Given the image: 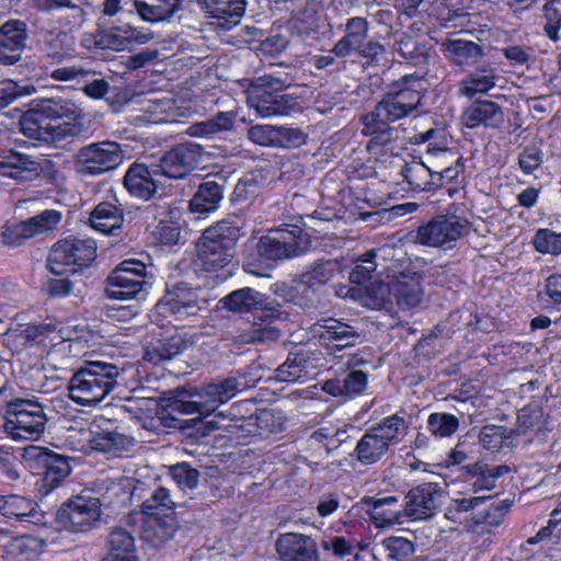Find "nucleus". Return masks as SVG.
Instances as JSON below:
<instances>
[{
    "label": "nucleus",
    "mask_w": 561,
    "mask_h": 561,
    "mask_svg": "<svg viewBox=\"0 0 561 561\" xmlns=\"http://www.w3.org/2000/svg\"><path fill=\"white\" fill-rule=\"evenodd\" d=\"M424 91L422 76H403L389 85L373 111L362 115V134L369 138L366 144L369 153L394 154L399 130L391 123L415 113L422 104Z\"/></svg>",
    "instance_id": "nucleus-1"
},
{
    "label": "nucleus",
    "mask_w": 561,
    "mask_h": 561,
    "mask_svg": "<svg viewBox=\"0 0 561 561\" xmlns=\"http://www.w3.org/2000/svg\"><path fill=\"white\" fill-rule=\"evenodd\" d=\"M123 373V368L112 363L87 362L70 378L69 398L80 405H95L112 392Z\"/></svg>",
    "instance_id": "nucleus-2"
},
{
    "label": "nucleus",
    "mask_w": 561,
    "mask_h": 561,
    "mask_svg": "<svg viewBox=\"0 0 561 561\" xmlns=\"http://www.w3.org/2000/svg\"><path fill=\"white\" fill-rule=\"evenodd\" d=\"M3 432L13 440H36L45 432L48 416L37 400L14 398L4 405Z\"/></svg>",
    "instance_id": "nucleus-3"
},
{
    "label": "nucleus",
    "mask_w": 561,
    "mask_h": 561,
    "mask_svg": "<svg viewBox=\"0 0 561 561\" xmlns=\"http://www.w3.org/2000/svg\"><path fill=\"white\" fill-rule=\"evenodd\" d=\"M288 85L287 80L279 77H257L248 89V104L262 118L287 116L297 106L295 98L283 93Z\"/></svg>",
    "instance_id": "nucleus-4"
},
{
    "label": "nucleus",
    "mask_w": 561,
    "mask_h": 561,
    "mask_svg": "<svg viewBox=\"0 0 561 561\" xmlns=\"http://www.w3.org/2000/svg\"><path fill=\"white\" fill-rule=\"evenodd\" d=\"M405 427V419L397 413L382 419L364 433L351 456L364 466L377 463L399 442Z\"/></svg>",
    "instance_id": "nucleus-5"
},
{
    "label": "nucleus",
    "mask_w": 561,
    "mask_h": 561,
    "mask_svg": "<svg viewBox=\"0 0 561 561\" xmlns=\"http://www.w3.org/2000/svg\"><path fill=\"white\" fill-rule=\"evenodd\" d=\"M310 248L309 234L299 226L270 229L256 244L259 256L268 262L293 259Z\"/></svg>",
    "instance_id": "nucleus-6"
},
{
    "label": "nucleus",
    "mask_w": 561,
    "mask_h": 561,
    "mask_svg": "<svg viewBox=\"0 0 561 561\" xmlns=\"http://www.w3.org/2000/svg\"><path fill=\"white\" fill-rule=\"evenodd\" d=\"M124 160V151L115 141H96L79 148L73 156L76 171L98 176L115 170Z\"/></svg>",
    "instance_id": "nucleus-7"
},
{
    "label": "nucleus",
    "mask_w": 561,
    "mask_h": 561,
    "mask_svg": "<svg viewBox=\"0 0 561 561\" xmlns=\"http://www.w3.org/2000/svg\"><path fill=\"white\" fill-rule=\"evenodd\" d=\"M95 254L96 245L92 240H60L50 250L47 267L55 275L73 274L89 266Z\"/></svg>",
    "instance_id": "nucleus-8"
},
{
    "label": "nucleus",
    "mask_w": 561,
    "mask_h": 561,
    "mask_svg": "<svg viewBox=\"0 0 561 561\" xmlns=\"http://www.w3.org/2000/svg\"><path fill=\"white\" fill-rule=\"evenodd\" d=\"M245 383L237 377H229L218 382H211L202 387L195 394V399L184 401L179 400L173 405V410L187 413L205 414L206 416L214 412L218 405L229 401L244 388Z\"/></svg>",
    "instance_id": "nucleus-9"
},
{
    "label": "nucleus",
    "mask_w": 561,
    "mask_h": 561,
    "mask_svg": "<svg viewBox=\"0 0 561 561\" xmlns=\"http://www.w3.org/2000/svg\"><path fill=\"white\" fill-rule=\"evenodd\" d=\"M469 230L468 219L456 215H439L420 226L415 239L423 245L451 249Z\"/></svg>",
    "instance_id": "nucleus-10"
},
{
    "label": "nucleus",
    "mask_w": 561,
    "mask_h": 561,
    "mask_svg": "<svg viewBox=\"0 0 561 561\" xmlns=\"http://www.w3.org/2000/svg\"><path fill=\"white\" fill-rule=\"evenodd\" d=\"M41 113L51 121H64L62 124L54 126L56 135L61 137H78L87 130L85 114L83 110L72 100L62 98H49L39 101Z\"/></svg>",
    "instance_id": "nucleus-11"
},
{
    "label": "nucleus",
    "mask_w": 561,
    "mask_h": 561,
    "mask_svg": "<svg viewBox=\"0 0 561 561\" xmlns=\"http://www.w3.org/2000/svg\"><path fill=\"white\" fill-rule=\"evenodd\" d=\"M148 273L139 260L123 261L108 276L106 296L111 299L128 300L142 291Z\"/></svg>",
    "instance_id": "nucleus-12"
},
{
    "label": "nucleus",
    "mask_w": 561,
    "mask_h": 561,
    "mask_svg": "<svg viewBox=\"0 0 561 561\" xmlns=\"http://www.w3.org/2000/svg\"><path fill=\"white\" fill-rule=\"evenodd\" d=\"M101 517L98 497L78 495L62 504L57 512L58 523L72 533L90 530Z\"/></svg>",
    "instance_id": "nucleus-13"
},
{
    "label": "nucleus",
    "mask_w": 561,
    "mask_h": 561,
    "mask_svg": "<svg viewBox=\"0 0 561 561\" xmlns=\"http://www.w3.org/2000/svg\"><path fill=\"white\" fill-rule=\"evenodd\" d=\"M207 307L208 299L201 297L198 291L187 284L180 283L165 293L156 304L154 310L163 317L174 314L179 319H185L198 314Z\"/></svg>",
    "instance_id": "nucleus-14"
},
{
    "label": "nucleus",
    "mask_w": 561,
    "mask_h": 561,
    "mask_svg": "<svg viewBox=\"0 0 561 561\" xmlns=\"http://www.w3.org/2000/svg\"><path fill=\"white\" fill-rule=\"evenodd\" d=\"M444 496V488L436 482H425L412 488L405 495V516L414 520L431 518L442 506Z\"/></svg>",
    "instance_id": "nucleus-15"
},
{
    "label": "nucleus",
    "mask_w": 561,
    "mask_h": 561,
    "mask_svg": "<svg viewBox=\"0 0 561 561\" xmlns=\"http://www.w3.org/2000/svg\"><path fill=\"white\" fill-rule=\"evenodd\" d=\"M203 148L194 142H183L167 151L157 168L160 175L170 179H183L201 162Z\"/></svg>",
    "instance_id": "nucleus-16"
},
{
    "label": "nucleus",
    "mask_w": 561,
    "mask_h": 561,
    "mask_svg": "<svg viewBox=\"0 0 561 561\" xmlns=\"http://www.w3.org/2000/svg\"><path fill=\"white\" fill-rule=\"evenodd\" d=\"M310 330L321 344L331 350L354 346L359 340L358 332L352 325L333 318L319 320Z\"/></svg>",
    "instance_id": "nucleus-17"
},
{
    "label": "nucleus",
    "mask_w": 561,
    "mask_h": 561,
    "mask_svg": "<svg viewBox=\"0 0 561 561\" xmlns=\"http://www.w3.org/2000/svg\"><path fill=\"white\" fill-rule=\"evenodd\" d=\"M60 220L57 210L46 209L41 214L8 228L3 232L4 242L9 245H20L23 241L45 231L51 230Z\"/></svg>",
    "instance_id": "nucleus-18"
},
{
    "label": "nucleus",
    "mask_w": 561,
    "mask_h": 561,
    "mask_svg": "<svg viewBox=\"0 0 561 561\" xmlns=\"http://www.w3.org/2000/svg\"><path fill=\"white\" fill-rule=\"evenodd\" d=\"M27 25L21 20H9L0 27V60L5 65L16 64L26 47Z\"/></svg>",
    "instance_id": "nucleus-19"
},
{
    "label": "nucleus",
    "mask_w": 561,
    "mask_h": 561,
    "mask_svg": "<svg viewBox=\"0 0 561 561\" xmlns=\"http://www.w3.org/2000/svg\"><path fill=\"white\" fill-rule=\"evenodd\" d=\"M275 547L283 561H320L317 543L309 536L284 534L276 540Z\"/></svg>",
    "instance_id": "nucleus-20"
},
{
    "label": "nucleus",
    "mask_w": 561,
    "mask_h": 561,
    "mask_svg": "<svg viewBox=\"0 0 561 561\" xmlns=\"http://www.w3.org/2000/svg\"><path fill=\"white\" fill-rule=\"evenodd\" d=\"M460 119L467 128H500L504 123V113L496 102L479 100L465 108Z\"/></svg>",
    "instance_id": "nucleus-21"
},
{
    "label": "nucleus",
    "mask_w": 561,
    "mask_h": 561,
    "mask_svg": "<svg viewBox=\"0 0 561 561\" xmlns=\"http://www.w3.org/2000/svg\"><path fill=\"white\" fill-rule=\"evenodd\" d=\"M380 290L389 291L402 310H411L420 306L423 299L421 279L415 274L400 273L393 276L388 288L381 287Z\"/></svg>",
    "instance_id": "nucleus-22"
},
{
    "label": "nucleus",
    "mask_w": 561,
    "mask_h": 561,
    "mask_svg": "<svg viewBox=\"0 0 561 561\" xmlns=\"http://www.w3.org/2000/svg\"><path fill=\"white\" fill-rule=\"evenodd\" d=\"M226 309L232 312H251L261 310L266 312L270 319L278 317V310L268 307L267 298L265 295L254 290L253 288L245 287L237 289L221 299Z\"/></svg>",
    "instance_id": "nucleus-23"
},
{
    "label": "nucleus",
    "mask_w": 561,
    "mask_h": 561,
    "mask_svg": "<svg viewBox=\"0 0 561 561\" xmlns=\"http://www.w3.org/2000/svg\"><path fill=\"white\" fill-rule=\"evenodd\" d=\"M42 171V164L26 154L13 150L0 152V174L4 176L22 182L32 181Z\"/></svg>",
    "instance_id": "nucleus-24"
},
{
    "label": "nucleus",
    "mask_w": 561,
    "mask_h": 561,
    "mask_svg": "<svg viewBox=\"0 0 561 561\" xmlns=\"http://www.w3.org/2000/svg\"><path fill=\"white\" fill-rule=\"evenodd\" d=\"M39 60L46 70L73 57V43L66 32L49 33L41 46Z\"/></svg>",
    "instance_id": "nucleus-25"
},
{
    "label": "nucleus",
    "mask_w": 561,
    "mask_h": 561,
    "mask_svg": "<svg viewBox=\"0 0 561 561\" xmlns=\"http://www.w3.org/2000/svg\"><path fill=\"white\" fill-rule=\"evenodd\" d=\"M158 174L157 165L150 169L144 163H133L124 176V186L131 195L149 199L156 193Z\"/></svg>",
    "instance_id": "nucleus-26"
},
{
    "label": "nucleus",
    "mask_w": 561,
    "mask_h": 561,
    "mask_svg": "<svg viewBox=\"0 0 561 561\" xmlns=\"http://www.w3.org/2000/svg\"><path fill=\"white\" fill-rule=\"evenodd\" d=\"M197 262L199 266L207 271L214 272L225 267L233 257V248L202 236L196 244Z\"/></svg>",
    "instance_id": "nucleus-27"
},
{
    "label": "nucleus",
    "mask_w": 561,
    "mask_h": 561,
    "mask_svg": "<svg viewBox=\"0 0 561 561\" xmlns=\"http://www.w3.org/2000/svg\"><path fill=\"white\" fill-rule=\"evenodd\" d=\"M369 23L365 18L354 16L346 21L344 36L333 46L332 53L344 58L359 49L368 38Z\"/></svg>",
    "instance_id": "nucleus-28"
},
{
    "label": "nucleus",
    "mask_w": 561,
    "mask_h": 561,
    "mask_svg": "<svg viewBox=\"0 0 561 561\" xmlns=\"http://www.w3.org/2000/svg\"><path fill=\"white\" fill-rule=\"evenodd\" d=\"M91 227L102 233L112 234L124 222V209L115 196L99 203L90 215Z\"/></svg>",
    "instance_id": "nucleus-29"
},
{
    "label": "nucleus",
    "mask_w": 561,
    "mask_h": 561,
    "mask_svg": "<svg viewBox=\"0 0 561 561\" xmlns=\"http://www.w3.org/2000/svg\"><path fill=\"white\" fill-rule=\"evenodd\" d=\"M41 102L38 101L30 108L20 121V129L22 134L34 140L54 141L58 139L56 129L50 125L48 117L41 113Z\"/></svg>",
    "instance_id": "nucleus-30"
},
{
    "label": "nucleus",
    "mask_w": 561,
    "mask_h": 561,
    "mask_svg": "<svg viewBox=\"0 0 561 561\" xmlns=\"http://www.w3.org/2000/svg\"><path fill=\"white\" fill-rule=\"evenodd\" d=\"M51 330V324L19 325L5 332L4 343L13 353H20L36 343L43 342Z\"/></svg>",
    "instance_id": "nucleus-31"
},
{
    "label": "nucleus",
    "mask_w": 561,
    "mask_h": 561,
    "mask_svg": "<svg viewBox=\"0 0 561 561\" xmlns=\"http://www.w3.org/2000/svg\"><path fill=\"white\" fill-rule=\"evenodd\" d=\"M106 553L103 559H130L138 560L134 535L124 527H113L108 533Z\"/></svg>",
    "instance_id": "nucleus-32"
},
{
    "label": "nucleus",
    "mask_w": 561,
    "mask_h": 561,
    "mask_svg": "<svg viewBox=\"0 0 561 561\" xmlns=\"http://www.w3.org/2000/svg\"><path fill=\"white\" fill-rule=\"evenodd\" d=\"M205 9L222 27L237 25L245 10L244 0H203Z\"/></svg>",
    "instance_id": "nucleus-33"
},
{
    "label": "nucleus",
    "mask_w": 561,
    "mask_h": 561,
    "mask_svg": "<svg viewBox=\"0 0 561 561\" xmlns=\"http://www.w3.org/2000/svg\"><path fill=\"white\" fill-rule=\"evenodd\" d=\"M467 473L474 479L471 483L473 493L480 491H490L495 488V482L500 477L510 472L507 465L489 466L481 462L468 465L466 467Z\"/></svg>",
    "instance_id": "nucleus-34"
},
{
    "label": "nucleus",
    "mask_w": 561,
    "mask_h": 561,
    "mask_svg": "<svg viewBox=\"0 0 561 561\" xmlns=\"http://www.w3.org/2000/svg\"><path fill=\"white\" fill-rule=\"evenodd\" d=\"M224 186L216 180H206L199 184L190 202L193 213H208L216 209L222 199Z\"/></svg>",
    "instance_id": "nucleus-35"
},
{
    "label": "nucleus",
    "mask_w": 561,
    "mask_h": 561,
    "mask_svg": "<svg viewBox=\"0 0 561 561\" xmlns=\"http://www.w3.org/2000/svg\"><path fill=\"white\" fill-rule=\"evenodd\" d=\"M180 5L181 0H135L140 18L151 23L171 19Z\"/></svg>",
    "instance_id": "nucleus-36"
},
{
    "label": "nucleus",
    "mask_w": 561,
    "mask_h": 561,
    "mask_svg": "<svg viewBox=\"0 0 561 561\" xmlns=\"http://www.w3.org/2000/svg\"><path fill=\"white\" fill-rule=\"evenodd\" d=\"M497 76L490 67L477 68L460 82L459 93L472 98L478 93H486L496 84Z\"/></svg>",
    "instance_id": "nucleus-37"
},
{
    "label": "nucleus",
    "mask_w": 561,
    "mask_h": 561,
    "mask_svg": "<svg viewBox=\"0 0 561 561\" xmlns=\"http://www.w3.org/2000/svg\"><path fill=\"white\" fill-rule=\"evenodd\" d=\"M442 47L447 58L459 66L474 64L482 55V48L478 44L461 38L445 39Z\"/></svg>",
    "instance_id": "nucleus-38"
},
{
    "label": "nucleus",
    "mask_w": 561,
    "mask_h": 561,
    "mask_svg": "<svg viewBox=\"0 0 561 561\" xmlns=\"http://www.w3.org/2000/svg\"><path fill=\"white\" fill-rule=\"evenodd\" d=\"M308 362L306 352L289 353L287 359L275 369L273 378L280 382H299L308 376Z\"/></svg>",
    "instance_id": "nucleus-39"
},
{
    "label": "nucleus",
    "mask_w": 561,
    "mask_h": 561,
    "mask_svg": "<svg viewBox=\"0 0 561 561\" xmlns=\"http://www.w3.org/2000/svg\"><path fill=\"white\" fill-rule=\"evenodd\" d=\"M39 462L44 468V482L49 489L56 488L71 472L68 458L53 451L41 454Z\"/></svg>",
    "instance_id": "nucleus-40"
},
{
    "label": "nucleus",
    "mask_w": 561,
    "mask_h": 561,
    "mask_svg": "<svg viewBox=\"0 0 561 561\" xmlns=\"http://www.w3.org/2000/svg\"><path fill=\"white\" fill-rule=\"evenodd\" d=\"M187 347L186 342L181 336H172L167 340L158 341L157 344H150L146 347L144 359L154 365L172 359L184 352Z\"/></svg>",
    "instance_id": "nucleus-41"
},
{
    "label": "nucleus",
    "mask_w": 561,
    "mask_h": 561,
    "mask_svg": "<svg viewBox=\"0 0 561 561\" xmlns=\"http://www.w3.org/2000/svg\"><path fill=\"white\" fill-rule=\"evenodd\" d=\"M89 444L91 449L111 453L126 448L129 438L116 431L96 428L89 432Z\"/></svg>",
    "instance_id": "nucleus-42"
},
{
    "label": "nucleus",
    "mask_w": 561,
    "mask_h": 561,
    "mask_svg": "<svg viewBox=\"0 0 561 561\" xmlns=\"http://www.w3.org/2000/svg\"><path fill=\"white\" fill-rule=\"evenodd\" d=\"M202 236H207L211 240L214 239L233 248L240 237V219L236 215H229L227 218L205 229Z\"/></svg>",
    "instance_id": "nucleus-43"
},
{
    "label": "nucleus",
    "mask_w": 561,
    "mask_h": 561,
    "mask_svg": "<svg viewBox=\"0 0 561 561\" xmlns=\"http://www.w3.org/2000/svg\"><path fill=\"white\" fill-rule=\"evenodd\" d=\"M36 504L16 494L0 495V514L7 518L24 519L34 516Z\"/></svg>",
    "instance_id": "nucleus-44"
},
{
    "label": "nucleus",
    "mask_w": 561,
    "mask_h": 561,
    "mask_svg": "<svg viewBox=\"0 0 561 561\" xmlns=\"http://www.w3.org/2000/svg\"><path fill=\"white\" fill-rule=\"evenodd\" d=\"M404 180L414 191H432V170L425 161L405 163L401 171Z\"/></svg>",
    "instance_id": "nucleus-45"
},
{
    "label": "nucleus",
    "mask_w": 561,
    "mask_h": 561,
    "mask_svg": "<svg viewBox=\"0 0 561 561\" xmlns=\"http://www.w3.org/2000/svg\"><path fill=\"white\" fill-rule=\"evenodd\" d=\"M93 43L101 49H111L115 51L129 49L126 24L112 26L96 32L93 36Z\"/></svg>",
    "instance_id": "nucleus-46"
},
{
    "label": "nucleus",
    "mask_w": 561,
    "mask_h": 561,
    "mask_svg": "<svg viewBox=\"0 0 561 561\" xmlns=\"http://www.w3.org/2000/svg\"><path fill=\"white\" fill-rule=\"evenodd\" d=\"M234 125L232 112H219L214 117L195 123L190 127L192 136L207 137L216 133L230 130Z\"/></svg>",
    "instance_id": "nucleus-47"
},
{
    "label": "nucleus",
    "mask_w": 561,
    "mask_h": 561,
    "mask_svg": "<svg viewBox=\"0 0 561 561\" xmlns=\"http://www.w3.org/2000/svg\"><path fill=\"white\" fill-rule=\"evenodd\" d=\"M460 160L461 157L456 151L437 144H427L425 162L432 171L460 165Z\"/></svg>",
    "instance_id": "nucleus-48"
},
{
    "label": "nucleus",
    "mask_w": 561,
    "mask_h": 561,
    "mask_svg": "<svg viewBox=\"0 0 561 561\" xmlns=\"http://www.w3.org/2000/svg\"><path fill=\"white\" fill-rule=\"evenodd\" d=\"M394 50L412 65L419 66L426 61L427 53L423 45L407 33H402L394 43Z\"/></svg>",
    "instance_id": "nucleus-49"
},
{
    "label": "nucleus",
    "mask_w": 561,
    "mask_h": 561,
    "mask_svg": "<svg viewBox=\"0 0 561 561\" xmlns=\"http://www.w3.org/2000/svg\"><path fill=\"white\" fill-rule=\"evenodd\" d=\"M339 270V264L333 260H320L301 275L302 282L308 286L324 285L329 283Z\"/></svg>",
    "instance_id": "nucleus-50"
},
{
    "label": "nucleus",
    "mask_w": 561,
    "mask_h": 561,
    "mask_svg": "<svg viewBox=\"0 0 561 561\" xmlns=\"http://www.w3.org/2000/svg\"><path fill=\"white\" fill-rule=\"evenodd\" d=\"M427 428L435 437H450L459 428V419L450 413L434 412L427 419Z\"/></svg>",
    "instance_id": "nucleus-51"
},
{
    "label": "nucleus",
    "mask_w": 561,
    "mask_h": 561,
    "mask_svg": "<svg viewBox=\"0 0 561 561\" xmlns=\"http://www.w3.org/2000/svg\"><path fill=\"white\" fill-rule=\"evenodd\" d=\"M176 503L170 490L164 486H158L151 495L142 502L141 510L145 514L154 515L159 512L172 511Z\"/></svg>",
    "instance_id": "nucleus-52"
},
{
    "label": "nucleus",
    "mask_w": 561,
    "mask_h": 561,
    "mask_svg": "<svg viewBox=\"0 0 561 561\" xmlns=\"http://www.w3.org/2000/svg\"><path fill=\"white\" fill-rule=\"evenodd\" d=\"M376 257L377 253L375 250H369L360 257H358L348 276L351 283L363 285L370 280L378 265L375 262Z\"/></svg>",
    "instance_id": "nucleus-53"
},
{
    "label": "nucleus",
    "mask_w": 561,
    "mask_h": 561,
    "mask_svg": "<svg viewBox=\"0 0 561 561\" xmlns=\"http://www.w3.org/2000/svg\"><path fill=\"white\" fill-rule=\"evenodd\" d=\"M513 431L500 425H485L479 434V442L483 448L491 451L500 450L505 442L512 437Z\"/></svg>",
    "instance_id": "nucleus-54"
},
{
    "label": "nucleus",
    "mask_w": 561,
    "mask_h": 561,
    "mask_svg": "<svg viewBox=\"0 0 561 561\" xmlns=\"http://www.w3.org/2000/svg\"><path fill=\"white\" fill-rule=\"evenodd\" d=\"M48 76L55 81L65 83H81L92 75L90 69L80 65H66L61 67H50Z\"/></svg>",
    "instance_id": "nucleus-55"
},
{
    "label": "nucleus",
    "mask_w": 561,
    "mask_h": 561,
    "mask_svg": "<svg viewBox=\"0 0 561 561\" xmlns=\"http://www.w3.org/2000/svg\"><path fill=\"white\" fill-rule=\"evenodd\" d=\"M488 499L489 496L451 499L450 503L446 507L445 517L450 522L459 523L462 514L473 511L476 507L482 505Z\"/></svg>",
    "instance_id": "nucleus-56"
},
{
    "label": "nucleus",
    "mask_w": 561,
    "mask_h": 561,
    "mask_svg": "<svg viewBox=\"0 0 561 561\" xmlns=\"http://www.w3.org/2000/svg\"><path fill=\"white\" fill-rule=\"evenodd\" d=\"M369 516L378 527H388L401 524L402 518L407 517L404 510L402 511L399 507L381 506L379 504L371 505Z\"/></svg>",
    "instance_id": "nucleus-57"
},
{
    "label": "nucleus",
    "mask_w": 561,
    "mask_h": 561,
    "mask_svg": "<svg viewBox=\"0 0 561 561\" xmlns=\"http://www.w3.org/2000/svg\"><path fill=\"white\" fill-rule=\"evenodd\" d=\"M387 556L393 561H403L414 553V543L403 537H389L382 541Z\"/></svg>",
    "instance_id": "nucleus-58"
},
{
    "label": "nucleus",
    "mask_w": 561,
    "mask_h": 561,
    "mask_svg": "<svg viewBox=\"0 0 561 561\" xmlns=\"http://www.w3.org/2000/svg\"><path fill=\"white\" fill-rule=\"evenodd\" d=\"M170 476L182 489H195L198 484L199 472L187 462H179L170 467Z\"/></svg>",
    "instance_id": "nucleus-59"
},
{
    "label": "nucleus",
    "mask_w": 561,
    "mask_h": 561,
    "mask_svg": "<svg viewBox=\"0 0 561 561\" xmlns=\"http://www.w3.org/2000/svg\"><path fill=\"white\" fill-rule=\"evenodd\" d=\"M35 92L33 85H20L14 81L0 82V111L15 102L18 99Z\"/></svg>",
    "instance_id": "nucleus-60"
},
{
    "label": "nucleus",
    "mask_w": 561,
    "mask_h": 561,
    "mask_svg": "<svg viewBox=\"0 0 561 561\" xmlns=\"http://www.w3.org/2000/svg\"><path fill=\"white\" fill-rule=\"evenodd\" d=\"M533 243L538 252L557 255L561 253V232L540 229L537 231Z\"/></svg>",
    "instance_id": "nucleus-61"
},
{
    "label": "nucleus",
    "mask_w": 561,
    "mask_h": 561,
    "mask_svg": "<svg viewBox=\"0 0 561 561\" xmlns=\"http://www.w3.org/2000/svg\"><path fill=\"white\" fill-rule=\"evenodd\" d=\"M307 135L299 128L276 127L275 147L297 148L306 142Z\"/></svg>",
    "instance_id": "nucleus-62"
},
{
    "label": "nucleus",
    "mask_w": 561,
    "mask_h": 561,
    "mask_svg": "<svg viewBox=\"0 0 561 561\" xmlns=\"http://www.w3.org/2000/svg\"><path fill=\"white\" fill-rule=\"evenodd\" d=\"M320 545L324 551H331L336 558L350 556L354 551L353 540L346 539L343 536L327 537Z\"/></svg>",
    "instance_id": "nucleus-63"
},
{
    "label": "nucleus",
    "mask_w": 561,
    "mask_h": 561,
    "mask_svg": "<svg viewBox=\"0 0 561 561\" xmlns=\"http://www.w3.org/2000/svg\"><path fill=\"white\" fill-rule=\"evenodd\" d=\"M276 127L272 125H254L248 129V138L256 145L275 147Z\"/></svg>",
    "instance_id": "nucleus-64"
}]
</instances>
